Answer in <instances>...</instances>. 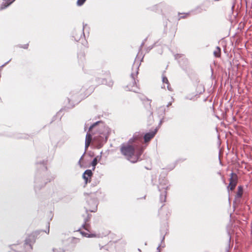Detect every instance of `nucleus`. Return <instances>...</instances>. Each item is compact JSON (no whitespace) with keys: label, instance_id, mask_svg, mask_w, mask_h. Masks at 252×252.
<instances>
[{"label":"nucleus","instance_id":"nucleus-11","mask_svg":"<svg viewBox=\"0 0 252 252\" xmlns=\"http://www.w3.org/2000/svg\"><path fill=\"white\" fill-rule=\"evenodd\" d=\"M81 233L83 236H85L86 237H93L94 236V235L93 234H88V233H86L84 231H81Z\"/></svg>","mask_w":252,"mask_h":252},{"label":"nucleus","instance_id":"nucleus-5","mask_svg":"<svg viewBox=\"0 0 252 252\" xmlns=\"http://www.w3.org/2000/svg\"><path fill=\"white\" fill-rule=\"evenodd\" d=\"M92 136L90 133H87L85 139V148L87 149L91 142Z\"/></svg>","mask_w":252,"mask_h":252},{"label":"nucleus","instance_id":"nucleus-6","mask_svg":"<svg viewBox=\"0 0 252 252\" xmlns=\"http://www.w3.org/2000/svg\"><path fill=\"white\" fill-rule=\"evenodd\" d=\"M127 87H128L130 91L134 92H137L138 91V88L136 85L135 80H134V82H133L132 86H131L130 85H129Z\"/></svg>","mask_w":252,"mask_h":252},{"label":"nucleus","instance_id":"nucleus-7","mask_svg":"<svg viewBox=\"0 0 252 252\" xmlns=\"http://www.w3.org/2000/svg\"><path fill=\"white\" fill-rule=\"evenodd\" d=\"M141 136V135L139 134V133H135L134 135H133V137L132 138L130 139L129 141H128V143H132L133 141H134V140L135 139H137L138 138H139V137H140Z\"/></svg>","mask_w":252,"mask_h":252},{"label":"nucleus","instance_id":"nucleus-15","mask_svg":"<svg viewBox=\"0 0 252 252\" xmlns=\"http://www.w3.org/2000/svg\"><path fill=\"white\" fill-rule=\"evenodd\" d=\"M9 1H10V2L7 4V5H6L5 7H6L8 5H9V4H10L12 2H13L15 0H9Z\"/></svg>","mask_w":252,"mask_h":252},{"label":"nucleus","instance_id":"nucleus-13","mask_svg":"<svg viewBox=\"0 0 252 252\" xmlns=\"http://www.w3.org/2000/svg\"><path fill=\"white\" fill-rule=\"evenodd\" d=\"M86 1V0H77V4L78 6L82 5Z\"/></svg>","mask_w":252,"mask_h":252},{"label":"nucleus","instance_id":"nucleus-8","mask_svg":"<svg viewBox=\"0 0 252 252\" xmlns=\"http://www.w3.org/2000/svg\"><path fill=\"white\" fill-rule=\"evenodd\" d=\"M214 55L216 57H219L220 56V49L219 47H217L216 50L214 52Z\"/></svg>","mask_w":252,"mask_h":252},{"label":"nucleus","instance_id":"nucleus-16","mask_svg":"<svg viewBox=\"0 0 252 252\" xmlns=\"http://www.w3.org/2000/svg\"><path fill=\"white\" fill-rule=\"evenodd\" d=\"M94 210H95L94 209H93V210L90 209L89 211H91V212H94Z\"/></svg>","mask_w":252,"mask_h":252},{"label":"nucleus","instance_id":"nucleus-4","mask_svg":"<svg viewBox=\"0 0 252 252\" xmlns=\"http://www.w3.org/2000/svg\"><path fill=\"white\" fill-rule=\"evenodd\" d=\"M92 174L93 173L91 170H87L85 171L83 174V177L85 180L86 183L88 182L89 178L92 176Z\"/></svg>","mask_w":252,"mask_h":252},{"label":"nucleus","instance_id":"nucleus-17","mask_svg":"<svg viewBox=\"0 0 252 252\" xmlns=\"http://www.w3.org/2000/svg\"><path fill=\"white\" fill-rule=\"evenodd\" d=\"M93 126H91L90 127V129L92 128V127H93Z\"/></svg>","mask_w":252,"mask_h":252},{"label":"nucleus","instance_id":"nucleus-12","mask_svg":"<svg viewBox=\"0 0 252 252\" xmlns=\"http://www.w3.org/2000/svg\"><path fill=\"white\" fill-rule=\"evenodd\" d=\"M97 158L96 157L94 158V159L92 162V165L93 166V170H94V169L95 168V166L97 164Z\"/></svg>","mask_w":252,"mask_h":252},{"label":"nucleus","instance_id":"nucleus-10","mask_svg":"<svg viewBox=\"0 0 252 252\" xmlns=\"http://www.w3.org/2000/svg\"><path fill=\"white\" fill-rule=\"evenodd\" d=\"M243 194V189L241 187H238V191L237 192V197L240 198L242 196Z\"/></svg>","mask_w":252,"mask_h":252},{"label":"nucleus","instance_id":"nucleus-2","mask_svg":"<svg viewBox=\"0 0 252 252\" xmlns=\"http://www.w3.org/2000/svg\"><path fill=\"white\" fill-rule=\"evenodd\" d=\"M229 184L227 187L228 189L233 190L237 184V175L234 173H231V177L229 179Z\"/></svg>","mask_w":252,"mask_h":252},{"label":"nucleus","instance_id":"nucleus-9","mask_svg":"<svg viewBox=\"0 0 252 252\" xmlns=\"http://www.w3.org/2000/svg\"><path fill=\"white\" fill-rule=\"evenodd\" d=\"M162 82L167 85V88L168 90L171 91V87H169V82L167 78L166 77H162Z\"/></svg>","mask_w":252,"mask_h":252},{"label":"nucleus","instance_id":"nucleus-1","mask_svg":"<svg viewBox=\"0 0 252 252\" xmlns=\"http://www.w3.org/2000/svg\"><path fill=\"white\" fill-rule=\"evenodd\" d=\"M122 153L126 157L127 159L132 163L137 162L141 155V151H136L131 145H122L121 148Z\"/></svg>","mask_w":252,"mask_h":252},{"label":"nucleus","instance_id":"nucleus-3","mask_svg":"<svg viewBox=\"0 0 252 252\" xmlns=\"http://www.w3.org/2000/svg\"><path fill=\"white\" fill-rule=\"evenodd\" d=\"M157 132V129H155L154 131L148 132L146 133L144 135V141L145 142H147L150 140L155 135Z\"/></svg>","mask_w":252,"mask_h":252},{"label":"nucleus","instance_id":"nucleus-14","mask_svg":"<svg viewBox=\"0 0 252 252\" xmlns=\"http://www.w3.org/2000/svg\"><path fill=\"white\" fill-rule=\"evenodd\" d=\"M82 158H83V156L81 157V158H80V160H79V162H78V164H79V165H80V166L81 167H82V165H81V160Z\"/></svg>","mask_w":252,"mask_h":252}]
</instances>
